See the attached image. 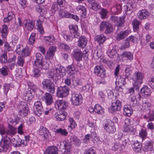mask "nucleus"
<instances>
[{
	"instance_id": "obj_35",
	"label": "nucleus",
	"mask_w": 154,
	"mask_h": 154,
	"mask_svg": "<svg viewBox=\"0 0 154 154\" xmlns=\"http://www.w3.org/2000/svg\"><path fill=\"white\" fill-rule=\"evenodd\" d=\"M44 39L46 43L49 45H52L56 42L54 37L52 35L45 36Z\"/></svg>"
},
{
	"instance_id": "obj_49",
	"label": "nucleus",
	"mask_w": 154,
	"mask_h": 154,
	"mask_svg": "<svg viewBox=\"0 0 154 154\" xmlns=\"http://www.w3.org/2000/svg\"><path fill=\"white\" fill-rule=\"evenodd\" d=\"M151 106V104L146 99H143L142 101V106L143 109H148Z\"/></svg>"
},
{
	"instance_id": "obj_7",
	"label": "nucleus",
	"mask_w": 154,
	"mask_h": 154,
	"mask_svg": "<svg viewBox=\"0 0 154 154\" xmlns=\"http://www.w3.org/2000/svg\"><path fill=\"white\" fill-rule=\"evenodd\" d=\"M18 108L19 109L20 115L23 116H27L29 112V108L26 104L23 101H21L19 105Z\"/></svg>"
},
{
	"instance_id": "obj_29",
	"label": "nucleus",
	"mask_w": 154,
	"mask_h": 154,
	"mask_svg": "<svg viewBox=\"0 0 154 154\" xmlns=\"http://www.w3.org/2000/svg\"><path fill=\"white\" fill-rule=\"evenodd\" d=\"M87 43V40L86 38L84 36H82L79 38L78 45L79 47L83 48L86 46Z\"/></svg>"
},
{
	"instance_id": "obj_14",
	"label": "nucleus",
	"mask_w": 154,
	"mask_h": 154,
	"mask_svg": "<svg viewBox=\"0 0 154 154\" xmlns=\"http://www.w3.org/2000/svg\"><path fill=\"white\" fill-rule=\"evenodd\" d=\"M122 61L127 63L128 61H131L133 59V54L129 51H125L121 55Z\"/></svg>"
},
{
	"instance_id": "obj_46",
	"label": "nucleus",
	"mask_w": 154,
	"mask_h": 154,
	"mask_svg": "<svg viewBox=\"0 0 154 154\" xmlns=\"http://www.w3.org/2000/svg\"><path fill=\"white\" fill-rule=\"evenodd\" d=\"M94 109L95 112L98 114H102L104 112V109L98 104L94 105Z\"/></svg>"
},
{
	"instance_id": "obj_44",
	"label": "nucleus",
	"mask_w": 154,
	"mask_h": 154,
	"mask_svg": "<svg viewBox=\"0 0 154 154\" xmlns=\"http://www.w3.org/2000/svg\"><path fill=\"white\" fill-rule=\"evenodd\" d=\"M34 25V23L32 21H29L25 24V29L27 30H31L33 28Z\"/></svg>"
},
{
	"instance_id": "obj_13",
	"label": "nucleus",
	"mask_w": 154,
	"mask_h": 154,
	"mask_svg": "<svg viewBox=\"0 0 154 154\" xmlns=\"http://www.w3.org/2000/svg\"><path fill=\"white\" fill-rule=\"evenodd\" d=\"M33 108L34 114L38 116H40L43 112V107L39 101L35 103Z\"/></svg>"
},
{
	"instance_id": "obj_22",
	"label": "nucleus",
	"mask_w": 154,
	"mask_h": 154,
	"mask_svg": "<svg viewBox=\"0 0 154 154\" xmlns=\"http://www.w3.org/2000/svg\"><path fill=\"white\" fill-rule=\"evenodd\" d=\"M70 33L74 35L75 38H78L80 35L78 31V27L76 25L71 24L69 26Z\"/></svg>"
},
{
	"instance_id": "obj_18",
	"label": "nucleus",
	"mask_w": 154,
	"mask_h": 154,
	"mask_svg": "<svg viewBox=\"0 0 154 154\" xmlns=\"http://www.w3.org/2000/svg\"><path fill=\"white\" fill-rule=\"evenodd\" d=\"M58 149L55 146H48L44 152L43 154H58Z\"/></svg>"
},
{
	"instance_id": "obj_12",
	"label": "nucleus",
	"mask_w": 154,
	"mask_h": 154,
	"mask_svg": "<svg viewBox=\"0 0 154 154\" xmlns=\"http://www.w3.org/2000/svg\"><path fill=\"white\" fill-rule=\"evenodd\" d=\"M136 7L135 3H132L131 2H128L126 5L124 6V11L127 14H130L133 11Z\"/></svg>"
},
{
	"instance_id": "obj_15",
	"label": "nucleus",
	"mask_w": 154,
	"mask_h": 154,
	"mask_svg": "<svg viewBox=\"0 0 154 154\" xmlns=\"http://www.w3.org/2000/svg\"><path fill=\"white\" fill-rule=\"evenodd\" d=\"M59 148L61 149H65L64 153H69L71 151V144L67 143L66 141H62L60 143Z\"/></svg>"
},
{
	"instance_id": "obj_25",
	"label": "nucleus",
	"mask_w": 154,
	"mask_h": 154,
	"mask_svg": "<svg viewBox=\"0 0 154 154\" xmlns=\"http://www.w3.org/2000/svg\"><path fill=\"white\" fill-rule=\"evenodd\" d=\"M131 32V30L130 28H128L127 29L124 31H121L117 36V39L118 40H120L125 38Z\"/></svg>"
},
{
	"instance_id": "obj_33",
	"label": "nucleus",
	"mask_w": 154,
	"mask_h": 154,
	"mask_svg": "<svg viewBox=\"0 0 154 154\" xmlns=\"http://www.w3.org/2000/svg\"><path fill=\"white\" fill-rule=\"evenodd\" d=\"M76 9L79 11V12L83 18H85L86 17V10L85 8L82 5H78L76 8Z\"/></svg>"
},
{
	"instance_id": "obj_40",
	"label": "nucleus",
	"mask_w": 154,
	"mask_h": 154,
	"mask_svg": "<svg viewBox=\"0 0 154 154\" xmlns=\"http://www.w3.org/2000/svg\"><path fill=\"white\" fill-rule=\"evenodd\" d=\"M116 53L115 48L114 47L109 48L107 52V55L111 58H114L115 56Z\"/></svg>"
},
{
	"instance_id": "obj_8",
	"label": "nucleus",
	"mask_w": 154,
	"mask_h": 154,
	"mask_svg": "<svg viewBox=\"0 0 154 154\" xmlns=\"http://www.w3.org/2000/svg\"><path fill=\"white\" fill-rule=\"evenodd\" d=\"M103 126L104 129L109 133H113L116 131L114 123L111 121H107L103 124Z\"/></svg>"
},
{
	"instance_id": "obj_48",
	"label": "nucleus",
	"mask_w": 154,
	"mask_h": 154,
	"mask_svg": "<svg viewBox=\"0 0 154 154\" xmlns=\"http://www.w3.org/2000/svg\"><path fill=\"white\" fill-rule=\"evenodd\" d=\"M131 66L128 65L126 66L125 69V75L126 78L130 77L132 72L131 69Z\"/></svg>"
},
{
	"instance_id": "obj_54",
	"label": "nucleus",
	"mask_w": 154,
	"mask_h": 154,
	"mask_svg": "<svg viewBox=\"0 0 154 154\" xmlns=\"http://www.w3.org/2000/svg\"><path fill=\"white\" fill-rule=\"evenodd\" d=\"M94 121L92 118H89L88 121V125L93 129H95L97 128V127L96 124L94 123Z\"/></svg>"
},
{
	"instance_id": "obj_45",
	"label": "nucleus",
	"mask_w": 154,
	"mask_h": 154,
	"mask_svg": "<svg viewBox=\"0 0 154 154\" xmlns=\"http://www.w3.org/2000/svg\"><path fill=\"white\" fill-rule=\"evenodd\" d=\"M23 94L25 97V99L29 101L32 100L33 98L32 93L30 90L28 92L26 91H25L24 93Z\"/></svg>"
},
{
	"instance_id": "obj_3",
	"label": "nucleus",
	"mask_w": 154,
	"mask_h": 154,
	"mask_svg": "<svg viewBox=\"0 0 154 154\" xmlns=\"http://www.w3.org/2000/svg\"><path fill=\"white\" fill-rule=\"evenodd\" d=\"M82 95L78 93H73L72 94L70 101L72 105L79 106L82 103Z\"/></svg>"
},
{
	"instance_id": "obj_24",
	"label": "nucleus",
	"mask_w": 154,
	"mask_h": 154,
	"mask_svg": "<svg viewBox=\"0 0 154 154\" xmlns=\"http://www.w3.org/2000/svg\"><path fill=\"white\" fill-rule=\"evenodd\" d=\"M125 82V79L123 78L116 79L115 82L116 89L120 91H122V87L124 86Z\"/></svg>"
},
{
	"instance_id": "obj_41",
	"label": "nucleus",
	"mask_w": 154,
	"mask_h": 154,
	"mask_svg": "<svg viewBox=\"0 0 154 154\" xmlns=\"http://www.w3.org/2000/svg\"><path fill=\"white\" fill-rule=\"evenodd\" d=\"M141 93L144 96L149 95L151 93L150 89L147 86H145L141 89Z\"/></svg>"
},
{
	"instance_id": "obj_56",
	"label": "nucleus",
	"mask_w": 154,
	"mask_h": 154,
	"mask_svg": "<svg viewBox=\"0 0 154 154\" xmlns=\"http://www.w3.org/2000/svg\"><path fill=\"white\" fill-rule=\"evenodd\" d=\"M69 127L70 128L71 130H72L77 126V124L72 118H69Z\"/></svg>"
},
{
	"instance_id": "obj_1",
	"label": "nucleus",
	"mask_w": 154,
	"mask_h": 154,
	"mask_svg": "<svg viewBox=\"0 0 154 154\" xmlns=\"http://www.w3.org/2000/svg\"><path fill=\"white\" fill-rule=\"evenodd\" d=\"M56 51V48L54 46H51L48 49L45 57L44 58L43 56L39 53L35 55L36 60L34 62L32 75L35 77H38L41 73L42 69H48L49 67L48 60L52 58Z\"/></svg>"
},
{
	"instance_id": "obj_2",
	"label": "nucleus",
	"mask_w": 154,
	"mask_h": 154,
	"mask_svg": "<svg viewBox=\"0 0 154 154\" xmlns=\"http://www.w3.org/2000/svg\"><path fill=\"white\" fill-rule=\"evenodd\" d=\"M144 74L139 72H136L133 74L132 79L133 81V85L134 86H139L142 83Z\"/></svg>"
},
{
	"instance_id": "obj_60",
	"label": "nucleus",
	"mask_w": 154,
	"mask_h": 154,
	"mask_svg": "<svg viewBox=\"0 0 154 154\" xmlns=\"http://www.w3.org/2000/svg\"><path fill=\"white\" fill-rule=\"evenodd\" d=\"M36 34L34 33H32L29 38V44L32 45L34 43L35 41V37Z\"/></svg>"
},
{
	"instance_id": "obj_37",
	"label": "nucleus",
	"mask_w": 154,
	"mask_h": 154,
	"mask_svg": "<svg viewBox=\"0 0 154 154\" xmlns=\"http://www.w3.org/2000/svg\"><path fill=\"white\" fill-rule=\"evenodd\" d=\"M132 145L133 149L134 151L138 152H140L141 146L138 141H135Z\"/></svg>"
},
{
	"instance_id": "obj_31",
	"label": "nucleus",
	"mask_w": 154,
	"mask_h": 154,
	"mask_svg": "<svg viewBox=\"0 0 154 154\" xmlns=\"http://www.w3.org/2000/svg\"><path fill=\"white\" fill-rule=\"evenodd\" d=\"M73 55L74 58L77 60L80 61L82 60V55L80 50H75L73 52Z\"/></svg>"
},
{
	"instance_id": "obj_10",
	"label": "nucleus",
	"mask_w": 154,
	"mask_h": 154,
	"mask_svg": "<svg viewBox=\"0 0 154 154\" xmlns=\"http://www.w3.org/2000/svg\"><path fill=\"white\" fill-rule=\"evenodd\" d=\"M8 139V138H2L0 142V152H5L8 150L9 144Z\"/></svg>"
},
{
	"instance_id": "obj_16",
	"label": "nucleus",
	"mask_w": 154,
	"mask_h": 154,
	"mask_svg": "<svg viewBox=\"0 0 154 154\" xmlns=\"http://www.w3.org/2000/svg\"><path fill=\"white\" fill-rule=\"evenodd\" d=\"M94 73L101 78H104L105 76V70L100 66H96L94 67Z\"/></svg>"
},
{
	"instance_id": "obj_50",
	"label": "nucleus",
	"mask_w": 154,
	"mask_h": 154,
	"mask_svg": "<svg viewBox=\"0 0 154 154\" xmlns=\"http://www.w3.org/2000/svg\"><path fill=\"white\" fill-rule=\"evenodd\" d=\"M153 144L151 142H146L144 146V150L146 151H148L152 150Z\"/></svg>"
},
{
	"instance_id": "obj_36",
	"label": "nucleus",
	"mask_w": 154,
	"mask_h": 154,
	"mask_svg": "<svg viewBox=\"0 0 154 154\" xmlns=\"http://www.w3.org/2000/svg\"><path fill=\"white\" fill-rule=\"evenodd\" d=\"M8 29L6 25H4L2 27L1 30V36L3 38H6L7 37L8 33Z\"/></svg>"
},
{
	"instance_id": "obj_17",
	"label": "nucleus",
	"mask_w": 154,
	"mask_h": 154,
	"mask_svg": "<svg viewBox=\"0 0 154 154\" xmlns=\"http://www.w3.org/2000/svg\"><path fill=\"white\" fill-rule=\"evenodd\" d=\"M66 72V69L64 67L61 66H58L57 68H56L54 74V75L56 76L59 75L61 77L65 75Z\"/></svg>"
},
{
	"instance_id": "obj_21",
	"label": "nucleus",
	"mask_w": 154,
	"mask_h": 154,
	"mask_svg": "<svg viewBox=\"0 0 154 154\" xmlns=\"http://www.w3.org/2000/svg\"><path fill=\"white\" fill-rule=\"evenodd\" d=\"M55 107L56 109L60 110L65 109L67 107L65 102L63 100H57L55 103Z\"/></svg>"
},
{
	"instance_id": "obj_32",
	"label": "nucleus",
	"mask_w": 154,
	"mask_h": 154,
	"mask_svg": "<svg viewBox=\"0 0 154 154\" xmlns=\"http://www.w3.org/2000/svg\"><path fill=\"white\" fill-rule=\"evenodd\" d=\"M17 132L16 128L13 126H8V128L7 130L6 137L8 136H12L14 135Z\"/></svg>"
},
{
	"instance_id": "obj_52",
	"label": "nucleus",
	"mask_w": 154,
	"mask_h": 154,
	"mask_svg": "<svg viewBox=\"0 0 154 154\" xmlns=\"http://www.w3.org/2000/svg\"><path fill=\"white\" fill-rule=\"evenodd\" d=\"M8 68L7 66H5L0 68V74L4 76H6L8 74Z\"/></svg>"
},
{
	"instance_id": "obj_4",
	"label": "nucleus",
	"mask_w": 154,
	"mask_h": 154,
	"mask_svg": "<svg viewBox=\"0 0 154 154\" xmlns=\"http://www.w3.org/2000/svg\"><path fill=\"white\" fill-rule=\"evenodd\" d=\"M99 27L100 31H103L105 29V32L106 34L110 33L113 31L111 24L107 22H102L100 24Z\"/></svg>"
},
{
	"instance_id": "obj_20",
	"label": "nucleus",
	"mask_w": 154,
	"mask_h": 154,
	"mask_svg": "<svg viewBox=\"0 0 154 154\" xmlns=\"http://www.w3.org/2000/svg\"><path fill=\"white\" fill-rule=\"evenodd\" d=\"M149 15V13L146 9L139 11L137 14L138 18L140 20L146 19Z\"/></svg>"
},
{
	"instance_id": "obj_34",
	"label": "nucleus",
	"mask_w": 154,
	"mask_h": 154,
	"mask_svg": "<svg viewBox=\"0 0 154 154\" xmlns=\"http://www.w3.org/2000/svg\"><path fill=\"white\" fill-rule=\"evenodd\" d=\"M122 10V5L120 4L117 5L110 8V11L113 14H117L120 13Z\"/></svg>"
},
{
	"instance_id": "obj_63",
	"label": "nucleus",
	"mask_w": 154,
	"mask_h": 154,
	"mask_svg": "<svg viewBox=\"0 0 154 154\" xmlns=\"http://www.w3.org/2000/svg\"><path fill=\"white\" fill-rule=\"evenodd\" d=\"M83 90L91 93L92 91V88L91 85L89 84H87L82 88Z\"/></svg>"
},
{
	"instance_id": "obj_64",
	"label": "nucleus",
	"mask_w": 154,
	"mask_h": 154,
	"mask_svg": "<svg viewBox=\"0 0 154 154\" xmlns=\"http://www.w3.org/2000/svg\"><path fill=\"white\" fill-rule=\"evenodd\" d=\"M24 127V124L23 123L21 124L17 128V132L20 135H23L24 134L23 128Z\"/></svg>"
},
{
	"instance_id": "obj_43",
	"label": "nucleus",
	"mask_w": 154,
	"mask_h": 154,
	"mask_svg": "<svg viewBox=\"0 0 154 154\" xmlns=\"http://www.w3.org/2000/svg\"><path fill=\"white\" fill-rule=\"evenodd\" d=\"M36 10L41 14H45L47 11V8L43 5L37 6Z\"/></svg>"
},
{
	"instance_id": "obj_53",
	"label": "nucleus",
	"mask_w": 154,
	"mask_h": 154,
	"mask_svg": "<svg viewBox=\"0 0 154 154\" xmlns=\"http://www.w3.org/2000/svg\"><path fill=\"white\" fill-rule=\"evenodd\" d=\"M6 133L7 130H5L4 126L0 124V134L2 136V138H6L5 137H6Z\"/></svg>"
},
{
	"instance_id": "obj_58",
	"label": "nucleus",
	"mask_w": 154,
	"mask_h": 154,
	"mask_svg": "<svg viewBox=\"0 0 154 154\" xmlns=\"http://www.w3.org/2000/svg\"><path fill=\"white\" fill-rule=\"evenodd\" d=\"M32 49V47L29 48L28 46L23 48L22 56H27L28 55L29 53L31 51Z\"/></svg>"
},
{
	"instance_id": "obj_19",
	"label": "nucleus",
	"mask_w": 154,
	"mask_h": 154,
	"mask_svg": "<svg viewBox=\"0 0 154 154\" xmlns=\"http://www.w3.org/2000/svg\"><path fill=\"white\" fill-rule=\"evenodd\" d=\"M67 115L66 112L59 111L55 114L54 117L57 121H62L65 119Z\"/></svg>"
},
{
	"instance_id": "obj_5",
	"label": "nucleus",
	"mask_w": 154,
	"mask_h": 154,
	"mask_svg": "<svg viewBox=\"0 0 154 154\" xmlns=\"http://www.w3.org/2000/svg\"><path fill=\"white\" fill-rule=\"evenodd\" d=\"M42 84L44 88L46 89L48 91L51 93H54L55 91V85L50 80H44L42 82Z\"/></svg>"
},
{
	"instance_id": "obj_30",
	"label": "nucleus",
	"mask_w": 154,
	"mask_h": 154,
	"mask_svg": "<svg viewBox=\"0 0 154 154\" xmlns=\"http://www.w3.org/2000/svg\"><path fill=\"white\" fill-rule=\"evenodd\" d=\"M44 99L47 105H50L53 102V99L52 95L50 94L46 93L44 96Z\"/></svg>"
},
{
	"instance_id": "obj_11",
	"label": "nucleus",
	"mask_w": 154,
	"mask_h": 154,
	"mask_svg": "<svg viewBox=\"0 0 154 154\" xmlns=\"http://www.w3.org/2000/svg\"><path fill=\"white\" fill-rule=\"evenodd\" d=\"M39 134L47 140H49L51 139V135L49 131L47 128L43 126L40 127L39 130Z\"/></svg>"
},
{
	"instance_id": "obj_47",
	"label": "nucleus",
	"mask_w": 154,
	"mask_h": 154,
	"mask_svg": "<svg viewBox=\"0 0 154 154\" xmlns=\"http://www.w3.org/2000/svg\"><path fill=\"white\" fill-rule=\"evenodd\" d=\"M54 132L56 133L60 134L64 136H66L68 134V132L66 130L60 128L55 129Z\"/></svg>"
},
{
	"instance_id": "obj_61",
	"label": "nucleus",
	"mask_w": 154,
	"mask_h": 154,
	"mask_svg": "<svg viewBox=\"0 0 154 154\" xmlns=\"http://www.w3.org/2000/svg\"><path fill=\"white\" fill-rule=\"evenodd\" d=\"M91 4H92V9L94 11H97L101 8L100 6L97 2L94 1Z\"/></svg>"
},
{
	"instance_id": "obj_51",
	"label": "nucleus",
	"mask_w": 154,
	"mask_h": 154,
	"mask_svg": "<svg viewBox=\"0 0 154 154\" xmlns=\"http://www.w3.org/2000/svg\"><path fill=\"white\" fill-rule=\"evenodd\" d=\"M63 36L64 39L66 40L67 41L70 42L72 41L74 37H75L74 35H72V34L63 33Z\"/></svg>"
},
{
	"instance_id": "obj_39",
	"label": "nucleus",
	"mask_w": 154,
	"mask_h": 154,
	"mask_svg": "<svg viewBox=\"0 0 154 154\" xmlns=\"http://www.w3.org/2000/svg\"><path fill=\"white\" fill-rule=\"evenodd\" d=\"M133 27L134 31L137 32L139 30V26L140 24V22L136 19L134 20L132 22Z\"/></svg>"
},
{
	"instance_id": "obj_9",
	"label": "nucleus",
	"mask_w": 154,
	"mask_h": 154,
	"mask_svg": "<svg viewBox=\"0 0 154 154\" xmlns=\"http://www.w3.org/2000/svg\"><path fill=\"white\" fill-rule=\"evenodd\" d=\"M69 92V89L67 87H60L57 90V95L58 97H64L68 95Z\"/></svg>"
},
{
	"instance_id": "obj_38",
	"label": "nucleus",
	"mask_w": 154,
	"mask_h": 154,
	"mask_svg": "<svg viewBox=\"0 0 154 154\" xmlns=\"http://www.w3.org/2000/svg\"><path fill=\"white\" fill-rule=\"evenodd\" d=\"M106 40V37L103 34L97 35L95 37V41L99 44L103 43Z\"/></svg>"
},
{
	"instance_id": "obj_23",
	"label": "nucleus",
	"mask_w": 154,
	"mask_h": 154,
	"mask_svg": "<svg viewBox=\"0 0 154 154\" xmlns=\"http://www.w3.org/2000/svg\"><path fill=\"white\" fill-rule=\"evenodd\" d=\"M123 113L124 115L130 117L133 114V110L131 107L129 105H125L123 106Z\"/></svg>"
},
{
	"instance_id": "obj_26",
	"label": "nucleus",
	"mask_w": 154,
	"mask_h": 154,
	"mask_svg": "<svg viewBox=\"0 0 154 154\" xmlns=\"http://www.w3.org/2000/svg\"><path fill=\"white\" fill-rule=\"evenodd\" d=\"M122 130L124 132L131 134H135L136 132V129L132 126H123Z\"/></svg>"
},
{
	"instance_id": "obj_28",
	"label": "nucleus",
	"mask_w": 154,
	"mask_h": 154,
	"mask_svg": "<svg viewBox=\"0 0 154 154\" xmlns=\"http://www.w3.org/2000/svg\"><path fill=\"white\" fill-rule=\"evenodd\" d=\"M96 136V134L94 132L91 133V135L89 134H87L85 135L83 139V142L86 143H88L89 142V140L91 138L93 139L96 140L97 138Z\"/></svg>"
},
{
	"instance_id": "obj_55",
	"label": "nucleus",
	"mask_w": 154,
	"mask_h": 154,
	"mask_svg": "<svg viewBox=\"0 0 154 154\" xmlns=\"http://www.w3.org/2000/svg\"><path fill=\"white\" fill-rule=\"evenodd\" d=\"M8 126H11V124L13 125H16L18 123V119H13L12 118H9L8 119Z\"/></svg>"
},
{
	"instance_id": "obj_6",
	"label": "nucleus",
	"mask_w": 154,
	"mask_h": 154,
	"mask_svg": "<svg viewBox=\"0 0 154 154\" xmlns=\"http://www.w3.org/2000/svg\"><path fill=\"white\" fill-rule=\"evenodd\" d=\"M122 102L119 100H116L112 103L109 109V111L110 112L113 113L116 111L120 110Z\"/></svg>"
},
{
	"instance_id": "obj_59",
	"label": "nucleus",
	"mask_w": 154,
	"mask_h": 154,
	"mask_svg": "<svg viewBox=\"0 0 154 154\" xmlns=\"http://www.w3.org/2000/svg\"><path fill=\"white\" fill-rule=\"evenodd\" d=\"M139 135L141 137L143 140H144L146 137L147 134L146 130L142 129L139 133Z\"/></svg>"
},
{
	"instance_id": "obj_42",
	"label": "nucleus",
	"mask_w": 154,
	"mask_h": 154,
	"mask_svg": "<svg viewBox=\"0 0 154 154\" xmlns=\"http://www.w3.org/2000/svg\"><path fill=\"white\" fill-rule=\"evenodd\" d=\"M15 17L14 14L12 12H9L7 17H5L3 19V21L5 23H7Z\"/></svg>"
},
{
	"instance_id": "obj_62",
	"label": "nucleus",
	"mask_w": 154,
	"mask_h": 154,
	"mask_svg": "<svg viewBox=\"0 0 154 154\" xmlns=\"http://www.w3.org/2000/svg\"><path fill=\"white\" fill-rule=\"evenodd\" d=\"M23 47L22 45H19L17 46L16 51L19 54L22 56Z\"/></svg>"
},
{
	"instance_id": "obj_27",
	"label": "nucleus",
	"mask_w": 154,
	"mask_h": 154,
	"mask_svg": "<svg viewBox=\"0 0 154 154\" xmlns=\"http://www.w3.org/2000/svg\"><path fill=\"white\" fill-rule=\"evenodd\" d=\"M67 72L69 75L70 76L75 74L78 71V69L77 68V66L73 65L68 66L67 67Z\"/></svg>"
},
{
	"instance_id": "obj_57",
	"label": "nucleus",
	"mask_w": 154,
	"mask_h": 154,
	"mask_svg": "<svg viewBox=\"0 0 154 154\" xmlns=\"http://www.w3.org/2000/svg\"><path fill=\"white\" fill-rule=\"evenodd\" d=\"M0 61L3 63H5L7 61V53L5 51L0 57Z\"/></svg>"
}]
</instances>
